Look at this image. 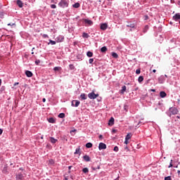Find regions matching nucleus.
<instances>
[{"instance_id": "1", "label": "nucleus", "mask_w": 180, "mask_h": 180, "mask_svg": "<svg viewBox=\"0 0 180 180\" xmlns=\"http://www.w3.org/2000/svg\"><path fill=\"white\" fill-rule=\"evenodd\" d=\"M68 0H61L60 2L58 3V6H60V8H68Z\"/></svg>"}, {"instance_id": "2", "label": "nucleus", "mask_w": 180, "mask_h": 180, "mask_svg": "<svg viewBox=\"0 0 180 180\" xmlns=\"http://www.w3.org/2000/svg\"><path fill=\"white\" fill-rule=\"evenodd\" d=\"M98 96H99V94H95V91H92L91 93H89L88 94V98H89V99H96V98H98Z\"/></svg>"}, {"instance_id": "3", "label": "nucleus", "mask_w": 180, "mask_h": 180, "mask_svg": "<svg viewBox=\"0 0 180 180\" xmlns=\"http://www.w3.org/2000/svg\"><path fill=\"white\" fill-rule=\"evenodd\" d=\"M79 103H81L79 102V101H78V100H73L72 101V106H75V108H78V106H79Z\"/></svg>"}, {"instance_id": "4", "label": "nucleus", "mask_w": 180, "mask_h": 180, "mask_svg": "<svg viewBox=\"0 0 180 180\" xmlns=\"http://www.w3.org/2000/svg\"><path fill=\"white\" fill-rule=\"evenodd\" d=\"M99 150H106V144L103 143H100L98 145Z\"/></svg>"}, {"instance_id": "5", "label": "nucleus", "mask_w": 180, "mask_h": 180, "mask_svg": "<svg viewBox=\"0 0 180 180\" xmlns=\"http://www.w3.org/2000/svg\"><path fill=\"white\" fill-rule=\"evenodd\" d=\"M49 141L52 143V144H56V143H57V141H58V139H54V137H49Z\"/></svg>"}, {"instance_id": "6", "label": "nucleus", "mask_w": 180, "mask_h": 180, "mask_svg": "<svg viewBox=\"0 0 180 180\" xmlns=\"http://www.w3.org/2000/svg\"><path fill=\"white\" fill-rule=\"evenodd\" d=\"M25 75L27 77H28V78H30V77H33V73L32 72H30V70H26Z\"/></svg>"}, {"instance_id": "7", "label": "nucleus", "mask_w": 180, "mask_h": 180, "mask_svg": "<svg viewBox=\"0 0 180 180\" xmlns=\"http://www.w3.org/2000/svg\"><path fill=\"white\" fill-rule=\"evenodd\" d=\"M115 124V118L111 117L108 121V126H113Z\"/></svg>"}, {"instance_id": "8", "label": "nucleus", "mask_w": 180, "mask_h": 180, "mask_svg": "<svg viewBox=\"0 0 180 180\" xmlns=\"http://www.w3.org/2000/svg\"><path fill=\"white\" fill-rule=\"evenodd\" d=\"M127 89V87H126V86H123L122 87V89L120 90V93L121 94V95H124V93L126 92V90Z\"/></svg>"}, {"instance_id": "9", "label": "nucleus", "mask_w": 180, "mask_h": 180, "mask_svg": "<svg viewBox=\"0 0 180 180\" xmlns=\"http://www.w3.org/2000/svg\"><path fill=\"white\" fill-rule=\"evenodd\" d=\"M101 30H106V29H108V24H106V23L101 24Z\"/></svg>"}, {"instance_id": "10", "label": "nucleus", "mask_w": 180, "mask_h": 180, "mask_svg": "<svg viewBox=\"0 0 180 180\" xmlns=\"http://www.w3.org/2000/svg\"><path fill=\"white\" fill-rule=\"evenodd\" d=\"M173 19L174 20H179L180 19V13H176L174 16H173Z\"/></svg>"}, {"instance_id": "11", "label": "nucleus", "mask_w": 180, "mask_h": 180, "mask_svg": "<svg viewBox=\"0 0 180 180\" xmlns=\"http://www.w3.org/2000/svg\"><path fill=\"white\" fill-rule=\"evenodd\" d=\"M83 160H84V161H86V162H89V161H91V158H89V156H88L87 155H85L83 157Z\"/></svg>"}, {"instance_id": "12", "label": "nucleus", "mask_w": 180, "mask_h": 180, "mask_svg": "<svg viewBox=\"0 0 180 180\" xmlns=\"http://www.w3.org/2000/svg\"><path fill=\"white\" fill-rule=\"evenodd\" d=\"M78 154L79 155H81V148H79V146L76 148V150L75 152V155Z\"/></svg>"}, {"instance_id": "13", "label": "nucleus", "mask_w": 180, "mask_h": 180, "mask_svg": "<svg viewBox=\"0 0 180 180\" xmlns=\"http://www.w3.org/2000/svg\"><path fill=\"white\" fill-rule=\"evenodd\" d=\"M17 5H18L19 8H23V3L20 0L17 1Z\"/></svg>"}, {"instance_id": "14", "label": "nucleus", "mask_w": 180, "mask_h": 180, "mask_svg": "<svg viewBox=\"0 0 180 180\" xmlns=\"http://www.w3.org/2000/svg\"><path fill=\"white\" fill-rule=\"evenodd\" d=\"M160 98H165V96H167V93H165V91H160Z\"/></svg>"}, {"instance_id": "15", "label": "nucleus", "mask_w": 180, "mask_h": 180, "mask_svg": "<svg viewBox=\"0 0 180 180\" xmlns=\"http://www.w3.org/2000/svg\"><path fill=\"white\" fill-rule=\"evenodd\" d=\"M170 110L172 115H176V113H178V110L176 108H172Z\"/></svg>"}, {"instance_id": "16", "label": "nucleus", "mask_w": 180, "mask_h": 180, "mask_svg": "<svg viewBox=\"0 0 180 180\" xmlns=\"http://www.w3.org/2000/svg\"><path fill=\"white\" fill-rule=\"evenodd\" d=\"M16 179H23V174H22V173H20L18 174L17 176H16Z\"/></svg>"}, {"instance_id": "17", "label": "nucleus", "mask_w": 180, "mask_h": 180, "mask_svg": "<svg viewBox=\"0 0 180 180\" xmlns=\"http://www.w3.org/2000/svg\"><path fill=\"white\" fill-rule=\"evenodd\" d=\"M80 98L82 99V101H85L86 99V94H82L80 95Z\"/></svg>"}, {"instance_id": "18", "label": "nucleus", "mask_w": 180, "mask_h": 180, "mask_svg": "<svg viewBox=\"0 0 180 180\" xmlns=\"http://www.w3.org/2000/svg\"><path fill=\"white\" fill-rule=\"evenodd\" d=\"M101 53H106V51H108V48H106V46H103L101 49Z\"/></svg>"}, {"instance_id": "19", "label": "nucleus", "mask_w": 180, "mask_h": 180, "mask_svg": "<svg viewBox=\"0 0 180 180\" xmlns=\"http://www.w3.org/2000/svg\"><path fill=\"white\" fill-rule=\"evenodd\" d=\"M84 23H86L87 25H89L91 26V25H92V20H84Z\"/></svg>"}, {"instance_id": "20", "label": "nucleus", "mask_w": 180, "mask_h": 180, "mask_svg": "<svg viewBox=\"0 0 180 180\" xmlns=\"http://www.w3.org/2000/svg\"><path fill=\"white\" fill-rule=\"evenodd\" d=\"M82 37L84 39H88V37H89V35L88 34V33L83 32Z\"/></svg>"}, {"instance_id": "21", "label": "nucleus", "mask_w": 180, "mask_h": 180, "mask_svg": "<svg viewBox=\"0 0 180 180\" xmlns=\"http://www.w3.org/2000/svg\"><path fill=\"white\" fill-rule=\"evenodd\" d=\"M131 136H132L131 133L127 134V135L126 136L125 139L127 140H130L131 139Z\"/></svg>"}, {"instance_id": "22", "label": "nucleus", "mask_w": 180, "mask_h": 180, "mask_svg": "<svg viewBox=\"0 0 180 180\" xmlns=\"http://www.w3.org/2000/svg\"><path fill=\"white\" fill-rule=\"evenodd\" d=\"M86 56H87V57H93L94 53H92L91 51H88L86 53Z\"/></svg>"}, {"instance_id": "23", "label": "nucleus", "mask_w": 180, "mask_h": 180, "mask_svg": "<svg viewBox=\"0 0 180 180\" xmlns=\"http://www.w3.org/2000/svg\"><path fill=\"white\" fill-rule=\"evenodd\" d=\"M138 81L139 83L143 82V81H144V77L143 76H140L138 79Z\"/></svg>"}, {"instance_id": "24", "label": "nucleus", "mask_w": 180, "mask_h": 180, "mask_svg": "<svg viewBox=\"0 0 180 180\" xmlns=\"http://www.w3.org/2000/svg\"><path fill=\"white\" fill-rule=\"evenodd\" d=\"M82 172H84V174H88L89 172V169H88L87 167H85L82 169Z\"/></svg>"}, {"instance_id": "25", "label": "nucleus", "mask_w": 180, "mask_h": 180, "mask_svg": "<svg viewBox=\"0 0 180 180\" xmlns=\"http://www.w3.org/2000/svg\"><path fill=\"white\" fill-rule=\"evenodd\" d=\"M62 68L61 67H55L53 68V71H61Z\"/></svg>"}, {"instance_id": "26", "label": "nucleus", "mask_w": 180, "mask_h": 180, "mask_svg": "<svg viewBox=\"0 0 180 180\" xmlns=\"http://www.w3.org/2000/svg\"><path fill=\"white\" fill-rule=\"evenodd\" d=\"M58 117H60V119H64V117H65V114H64V113H60L59 115H58Z\"/></svg>"}, {"instance_id": "27", "label": "nucleus", "mask_w": 180, "mask_h": 180, "mask_svg": "<svg viewBox=\"0 0 180 180\" xmlns=\"http://www.w3.org/2000/svg\"><path fill=\"white\" fill-rule=\"evenodd\" d=\"M86 148H92V143H87L86 144Z\"/></svg>"}, {"instance_id": "28", "label": "nucleus", "mask_w": 180, "mask_h": 180, "mask_svg": "<svg viewBox=\"0 0 180 180\" xmlns=\"http://www.w3.org/2000/svg\"><path fill=\"white\" fill-rule=\"evenodd\" d=\"M148 25H146L143 30V33H147V30H148Z\"/></svg>"}, {"instance_id": "29", "label": "nucleus", "mask_w": 180, "mask_h": 180, "mask_svg": "<svg viewBox=\"0 0 180 180\" xmlns=\"http://www.w3.org/2000/svg\"><path fill=\"white\" fill-rule=\"evenodd\" d=\"M49 123H56V120H54L53 117H51L49 118Z\"/></svg>"}, {"instance_id": "30", "label": "nucleus", "mask_w": 180, "mask_h": 180, "mask_svg": "<svg viewBox=\"0 0 180 180\" xmlns=\"http://www.w3.org/2000/svg\"><path fill=\"white\" fill-rule=\"evenodd\" d=\"M8 172V166H6L3 169V173L6 174Z\"/></svg>"}, {"instance_id": "31", "label": "nucleus", "mask_w": 180, "mask_h": 180, "mask_svg": "<svg viewBox=\"0 0 180 180\" xmlns=\"http://www.w3.org/2000/svg\"><path fill=\"white\" fill-rule=\"evenodd\" d=\"M112 56L114 58H117V57H119V56L117 55V53L112 52Z\"/></svg>"}, {"instance_id": "32", "label": "nucleus", "mask_w": 180, "mask_h": 180, "mask_svg": "<svg viewBox=\"0 0 180 180\" xmlns=\"http://www.w3.org/2000/svg\"><path fill=\"white\" fill-rule=\"evenodd\" d=\"M79 6H80L79 3H76L73 4V8H79Z\"/></svg>"}, {"instance_id": "33", "label": "nucleus", "mask_w": 180, "mask_h": 180, "mask_svg": "<svg viewBox=\"0 0 180 180\" xmlns=\"http://www.w3.org/2000/svg\"><path fill=\"white\" fill-rule=\"evenodd\" d=\"M49 43H50L52 46H54V44H56V41L49 40Z\"/></svg>"}, {"instance_id": "34", "label": "nucleus", "mask_w": 180, "mask_h": 180, "mask_svg": "<svg viewBox=\"0 0 180 180\" xmlns=\"http://www.w3.org/2000/svg\"><path fill=\"white\" fill-rule=\"evenodd\" d=\"M35 64H36V65H39L40 64V60L37 59V60H35Z\"/></svg>"}, {"instance_id": "35", "label": "nucleus", "mask_w": 180, "mask_h": 180, "mask_svg": "<svg viewBox=\"0 0 180 180\" xmlns=\"http://www.w3.org/2000/svg\"><path fill=\"white\" fill-rule=\"evenodd\" d=\"M141 72V70L140 69H138L136 70V74H137V75H139Z\"/></svg>"}, {"instance_id": "36", "label": "nucleus", "mask_w": 180, "mask_h": 180, "mask_svg": "<svg viewBox=\"0 0 180 180\" xmlns=\"http://www.w3.org/2000/svg\"><path fill=\"white\" fill-rule=\"evenodd\" d=\"M51 8L52 9H56V8H57V6H56V4H52V5H51Z\"/></svg>"}, {"instance_id": "37", "label": "nucleus", "mask_w": 180, "mask_h": 180, "mask_svg": "<svg viewBox=\"0 0 180 180\" xmlns=\"http://www.w3.org/2000/svg\"><path fill=\"white\" fill-rule=\"evenodd\" d=\"M172 167H173V165H172V160H171V161H170V163H169V165L168 168H172Z\"/></svg>"}, {"instance_id": "38", "label": "nucleus", "mask_w": 180, "mask_h": 180, "mask_svg": "<svg viewBox=\"0 0 180 180\" xmlns=\"http://www.w3.org/2000/svg\"><path fill=\"white\" fill-rule=\"evenodd\" d=\"M143 19L144 20H148L149 19L148 15H144Z\"/></svg>"}, {"instance_id": "39", "label": "nucleus", "mask_w": 180, "mask_h": 180, "mask_svg": "<svg viewBox=\"0 0 180 180\" xmlns=\"http://www.w3.org/2000/svg\"><path fill=\"white\" fill-rule=\"evenodd\" d=\"M89 64H92V63H94V58H90L89 60Z\"/></svg>"}, {"instance_id": "40", "label": "nucleus", "mask_w": 180, "mask_h": 180, "mask_svg": "<svg viewBox=\"0 0 180 180\" xmlns=\"http://www.w3.org/2000/svg\"><path fill=\"white\" fill-rule=\"evenodd\" d=\"M114 151H116V152L119 151V147L117 146L114 147Z\"/></svg>"}, {"instance_id": "41", "label": "nucleus", "mask_w": 180, "mask_h": 180, "mask_svg": "<svg viewBox=\"0 0 180 180\" xmlns=\"http://www.w3.org/2000/svg\"><path fill=\"white\" fill-rule=\"evenodd\" d=\"M128 27H134V24H129L127 25Z\"/></svg>"}, {"instance_id": "42", "label": "nucleus", "mask_w": 180, "mask_h": 180, "mask_svg": "<svg viewBox=\"0 0 180 180\" xmlns=\"http://www.w3.org/2000/svg\"><path fill=\"white\" fill-rule=\"evenodd\" d=\"M172 179H171V176H166V177H165V180H171Z\"/></svg>"}, {"instance_id": "43", "label": "nucleus", "mask_w": 180, "mask_h": 180, "mask_svg": "<svg viewBox=\"0 0 180 180\" xmlns=\"http://www.w3.org/2000/svg\"><path fill=\"white\" fill-rule=\"evenodd\" d=\"M150 82H151V79L146 80V84H150Z\"/></svg>"}, {"instance_id": "44", "label": "nucleus", "mask_w": 180, "mask_h": 180, "mask_svg": "<svg viewBox=\"0 0 180 180\" xmlns=\"http://www.w3.org/2000/svg\"><path fill=\"white\" fill-rule=\"evenodd\" d=\"M124 144H129V139H127L125 138Z\"/></svg>"}, {"instance_id": "45", "label": "nucleus", "mask_w": 180, "mask_h": 180, "mask_svg": "<svg viewBox=\"0 0 180 180\" xmlns=\"http://www.w3.org/2000/svg\"><path fill=\"white\" fill-rule=\"evenodd\" d=\"M70 68H71V70H74V65H70Z\"/></svg>"}, {"instance_id": "46", "label": "nucleus", "mask_w": 180, "mask_h": 180, "mask_svg": "<svg viewBox=\"0 0 180 180\" xmlns=\"http://www.w3.org/2000/svg\"><path fill=\"white\" fill-rule=\"evenodd\" d=\"M98 139H100V140H102V139H103V136L100 135V136H98Z\"/></svg>"}, {"instance_id": "47", "label": "nucleus", "mask_w": 180, "mask_h": 180, "mask_svg": "<svg viewBox=\"0 0 180 180\" xmlns=\"http://www.w3.org/2000/svg\"><path fill=\"white\" fill-rule=\"evenodd\" d=\"M2 133H4V130H2V129H0V136L1 134H2Z\"/></svg>"}, {"instance_id": "48", "label": "nucleus", "mask_w": 180, "mask_h": 180, "mask_svg": "<svg viewBox=\"0 0 180 180\" xmlns=\"http://www.w3.org/2000/svg\"><path fill=\"white\" fill-rule=\"evenodd\" d=\"M13 25H15V23H13V24L9 23V24H8V26H13Z\"/></svg>"}, {"instance_id": "49", "label": "nucleus", "mask_w": 180, "mask_h": 180, "mask_svg": "<svg viewBox=\"0 0 180 180\" xmlns=\"http://www.w3.org/2000/svg\"><path fill=\"white\" fill-rule=\"evenodd\" d=\"M16 85H19V82H15V83L14 84V86H16Z\"/></svg>"}, {"instance_id": "50", "label": "nucleus", "mask_w": 180, "mask_h": 180, "mask_svg": "<svg viewBox=\"0 0 180 180\" xmlns=\"http://www.w3.org/2000/svg\"><path fill=\"white\" fill-rule=\"evenodd\" d=\"M151 92H155V89H150Z\"/></svg>"}, {"instance_id": "51", "label": "nucleus", "mask_w": 180, "mask_h": 180, "mask_svg": "<svg viewBox=\"0 0 180 180\" xmlns=\"http://www.w3.org/2000/svg\"><path fill=\"white\" fill-rule=\"evenodd\" d=\"M177 5H179V6H180V1H179L177 2Z\"/></svg>"}, {"instance_id": "52", "label": "nucleus", "mask_w": 180, "mask_h": 180, "mask_svg": "<svg viewBox=\"0 0 180 180\" xmlns=\"http://www.w3.org/2000/svg\"><path fill=\"white\" fill-rule=\"evenodd\" d=\"M112 133H116V129H112Z\"/></svg>"}, {"instance_id": "53", "label": "nucleus", "mask_w": 180, "mask_h": 180, "mask_svg": "<svg viewBox=\"0 0 180 180\" xmlns=\"http://www.w3.org/2000/svg\"><path fill=\"white\" fill-rule=\"evenodd\" d=\"M1 84H2V79H0V86Z\"/></svg>"}, {"instance_id": "54", "label": "nucleus", "mask_w": 180, "mask_h": 180, "mask_svg": "<svg viewBox=\"0 0 180 180\" xmlns=\"http://www.w3.org/2000/svg\"><path fill=\"white\" fill-rule=\"evenodd\" d=\"M42 102H46V98H43Z\"/></svg>"}, {"instance_id": "55", "label": "nucleus", "mask_w": 180, "mask_h": 180, "mask_svg": "<svg viewBox=\"0 0 180 180\" xmlns=\"http://www.w3.org/2000/svg\"><path fill=\"white\" fill-rule=\"evenodd\" d=\"M153 72H157V70H153Z\"/></svg>"}, {"instance_id": "56", "label": "nucleus", "mask_w": 180, "mask_h": 180, "mask_svg": "<svg viewBox=\"0 0 180 180\" xmlns=\"http://www.w3.org/2000/svg\"><path fill=\"white\" fill-rule=\"evenodd\" d=\"M178 172V174H180V171H179V170H178V172Z\"/></svg>"}, {"instance_id": "57", "label": "nucleus", "mask_w": 180, "mask_h": 180, "mask_svg": "<svg viewBox=\"0 0 180 180\" xmlns=\"http://www.w3.org/2000/svg\"><path fill=\"white\" fill-rule=\"evenodd\" d=\"M33 50H34V48H32V51H33Z\"/></svg>"}, {"instance_id": "58", "label": "nucleus", "mask_w": 180, "mask_h": 180, "mask_svg": "<svg viewBox=\"0 0 180 180\" xmlns=\"http://www.w3.org/2000/svg\"><path fill=\"white\" fill-rule=\"evenodd\" d=\"M69 169H71V166L69 167Z\"/></svg>"}, {"instance_id": "59", "label": "nucleus", "mask_w": 180, "mask_h": 180, "mask_svg": "<svg viewBox=\"0 0 180 180\" xmlns=\"http://www.w3.org/2000/svg\"><path fill=\"white\" fill-rule=\"evenodd\" d=\"M32 54H34V52H32Z\"/></svg>"}, {"instance_id": "60", "label": "nucleus", "mask_w": 180, "mask_h": 180, "mask_svg": "<svg viewBox=\"0 0 180 180\" xmlns=\"http://www.w3.org/2000/svg\"><path fill=\"white\" fill-rule=\"evenodd\" d=\"M11 165H13V163H11Z\"/></svg>"}, {"instance_id": "61", "label": "nucleus", "mask_w": 180, "mask_h": 180, "mask_svg": "<svg viewBox=\"0 0 180 180\" xmlns=\"http://www.w3.org/2000/svg\"><path fill=\"white\" fill-rule=\"evenodd\" d=\"M45 36V37H47V35H44Z\"/></svg>"}, {"instance_id": "62", "label": "nucleus", "mask_w": 180, "mask_h": 180, "mask_svg": "<svg viewBox=\"0 0 180 180\" xmlns=\"http://www.w3.org/2000/svg\"><path fill=\"white\" fill-rule=\"evenodd\" d=\"M20 169H21V170H22V168H20Z\"/></svg>"}]
</instances>
